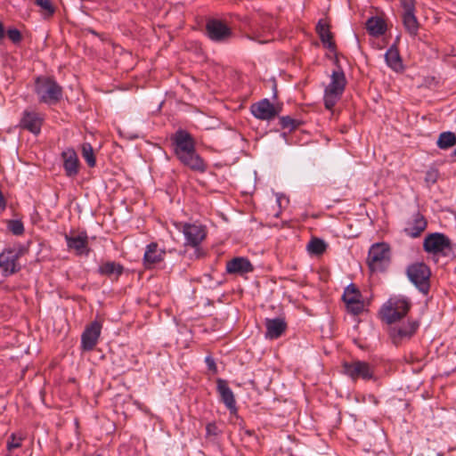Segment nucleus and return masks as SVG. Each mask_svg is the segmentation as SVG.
<instances>
[{
  "mask_svg": "<svg viewBox=\"0 0 456 456\" xmlns=\"http://www.w3.org/2000/svg\"><path fill=\"white\" fill-rule=\"evenodd\" d=\"M302 122L298 119L290 118L289 116H282L280 118V125L282 129H288L289 132L297 129Z\"/></svg>",
  "mask_w": 456,
  "mask_h": 456,
  "instance_id": "obj_33",
  "label": "nucleus"
},
{
  "mask_svg": "<svg viewBox=\"0 0 456 456\" xmlns=\"http://www.w3.org/2000/svg\"><path fill=\"white\" fill-rule=\"evenodd\" d=\"M265 338H279L286 330L287 323L283 318L265 319Z\"/></svg>",
  "mask_w": 456,
  "mask_h": 456,
  "instance_id": "obj_23",
  "label": "nucleus"
},
{
  "mask_svg": "<svg viewBox=\"0 0 456 456\" xmlns=\"http://www.w3.org/2000/svg\"><path fill=\"white\" fill-rule=\"evenodd\" d=\"M342 369L343 373L353 380L362 379L369 381L374 379V366L364 361L353 360L351 362H344Z\"/></svg>",
  "mask_w": 456,
  "mask_h": 456,
  "instance_id": "obj_6",
  "label": "nucleus"
},
{
  "mask_svg": "<svg viewBox=\"0 0 456 456\" xmlns=\"http://www.w3.org/2000/svg\"><path fill=\"white\" fill-rule=\"evenodd\" d=\"M65 240L69 249H74L78 256H87L90 248H88V236L86 232L77 235L65 234Z\"/></svg>",
  "mask_w": 456,
  "mask_h": 456,
  "instance_id": "obj_18",
  "label": "nucleus"
},
{
  "mask_svg": "<svg viewBox=\"0 0 456 456\" xmlns=\"http://www.w3.org/2000/svg\"><path fill=\"white\" fill-rule=\"evenodd\" d=\"M253 271L254 266L248 257L236 256L226 263V273L228 274L243 276Z\"/></svg>",
  "mask_w": 456,
  "mask_h": 456,
  "instance_id": "obj_17",
  "label": "nucleus"
},
{
  "mask_svg": "<svg viewBox=\"0 0 456 456\" xmlns=\"http://www.w3.org/2000/svg\"><path fill=\"white\" fill-rule=\"evenodd\" d=\"M367 264L371 273H384L391 264V249L387 243L378 242L370 246Z\"/></svg>",
  "mask_w": 456,
  "mask_h": 456,
  "instance_id": "obj_2",
  "label": "nucleus"
},
{
  "mask_svg": "<svg viewBox=\"0 0 456 456\" xmlns=\"http://www.w3.org/2000/svg\"><path fill=\"white\" fill-rule=\"evenodd\" d=\"M43 123L44 116L42 114L34 110H25L22 113L19 126L20 128L37 135L40 134Z\"/></svg>",
  "mask_w": 456,
  "mask_h": 456,
  "instance_id": "obj_13",
  "label": "nucleus"
},
{
  "mask_svg": "<svg viewBox=\"0 0 456 456\" xmlns=\"http://www.w3.org/2000/svg\"><path fill=\"white\" fill-rule=\"evenodd\" d=\"M362 296L358 288L354 284H349L344 291L342 296L343 301L346 305L349 303H357V299H362Z\"/></svg>",
  "mask_w": 456,
  "mask_h": 456,
  "instance_id": "obj_29",
  "label": "nucleus"
},
{
  "mask_svg": "<svg viewBox=\"0 0 456 456\" xmlns=\"http://www.w3.org/2000/svg\"><path fill=\"white\" fill-rule=\"evenodd\" d=\"M183 233L185 237V245L196 248V252H198L197 256L200 257L202 254L200 253L198 247L206 238L207 232L205 226L185 223L183 225Z\"/></svg>",
  "mask_w": 456,
  "mask_h": 456,
  "instance_id": "obj_8",
  "label": "nucleus"
},
{
  "mask_svg": "<svg viewBox=\"0 0 456 456\" xmlns=\"http://www.w3.org/2000/svg\"><path fill=\"white\" fill-rule=\"evenodd\" d=\"M216 390L220 395V401L225 405L232 415H237L238 408L232 390L228 382L223 379H216Z\"/></svg>",
  "mask_w": 456,
  "mask_h": 456,
  "instance_id": "obj_15",
  "label": "nucleus"
},
{
  "mask_svg": "<svg viewBox=\"0 0 456 456\" xmlns=\"http://www.w3.org/2000/svg\"><path fill=\"white\" fill-rule=\"evenodd\" d=\"M252 115L261 120H271L274 118L279 111L274 105L268 100L263 99L250 106Z\"/></svg>",
  "mask_w": 456,
  "mask_h": 456,
  "instance_id": "obj_16",
  "label": "nucleus"
},
{
  "mask_svg": "<svg viewBox=\"0 0 456 456\" xmlns=\"http://www.w3.org/2000/svg\"><path fill=\"white\" fill-rule=\"evenodd\" d=\"M341 96L342 94H332L330 91L325 89L323 98L325 108L330 110H332Z\"/></svg>",
  "mask_w": 456,
  "mask_h": 456,
  "instance_id": "obj_34",
  "label": "nucleus"
},
{
  "mask_svg": "<svg viewBox=\"0 0 456 456\" xmlns=\"http://www.w3.org/2000/svg\"><path fill=\"white\" fill-rule=\"evenodd\" d=\"M346 305L347 312L354 315L360 314L364 309V304H363L362 298L357 299V303H349Z\"/></svg>",
  "mask_w": 456,
  "mask_h": 456,
  "instance_id": "obj_37",
  "label": "nucleus"
},
{
  "mask_svg": "<svg viewBox=\"0 0 456 456\" xmlns=\"http://www.w3.org/2000/svg\"><path fill=\"white\" fill-rule=\"evenodd\" d=\"M205 362L209 370H212L213 372L217 371L216 364L214 358H212L211 356H207L205 359Z\"/></svg>",
  "mask_w": 456,
  "mask_h": 456,
  "instance_id": "obj_43",
  "label": "nucleus"
},
{
  "mask_svg": "<svg viewBox=\"0 0 456 456\" xmlns=\"http://www.w3.org/2000/svg\"><path fill=\"white\" fill-rule=\"evenodd\" d=\"M406 275L410 281L423 295H428L430 289L431 270L423 262H415L407 266Z\"/></svg>",
  "mask_w": 456,
  "mask_h": 456,
  "instance_id": "obj_3",
  "label": "nucleus"
},
{
  "mask_svg": "<svg viewBox=\"0 0 456 456\" xmlns=\"http://www.w3.org/2000/svg\"><path fill=\"white\" fill-rule=\"evenodd\" d=\"M385 60L387 64L395 71H399L403 69V61L397 47L393 45L385 53Z\"/></svg>",
  "mask_w": 456,
  "mask_h": 456,
  "instance_id": "obj_27",
  "label": "nucleus"
},
{
  "mask_svg": "<svg viewBox=\"0 0 456 456\" xmlns=\"http://www.w3.org/2000/svg\"><path fill=\"white\" fill-rule=\"evenodd\" d=\"M10 232L14 235H21L24 232V225L20 220L12 219L7 225Z\"/></svg>",
  "mask_w": 456,
  "mask_h": 456,
  "instance_id": "obj_35",
  "label": "nucleus"
},
{
  "mask_svg": "<svg viewBox=\"0 0 456 456\" xmlns=\"http://www.w3.org/2000/svg\"><path fill=\"white\" fill-rule=\"evenodd\" d=\"M102 325L98 321H94L86 325L81 335L80 348L83 352H90L96 346L101 336Z\"/></svg>",
  "mask_w": 456,
  "mask_h": 456,
  "instance_id": "obj_9",
  "label": "nucleus"
},
{
  "mask_svg": "<svg viewBox=\"0 0 456 456\" xmlns=\"http://www.w3.org/2000/svg\"><path fill=\"white\" fill-rule=\"evenodd\" d=\"M438 178H439V171L437 168L431 167L427 170L426 175H425V182L428 185L435 184L437 182Z\"/></svg>",
  "mask_w": 456,
  "mask_h": 456,
  "instance_id": "obj_36",
  "label": "nucleus"
},
{
  "mask_svg": "<svg viewBox=\"0 0 456 456\" xmlns=\"http://www.w3.org/2000/svg\"><path fill=\"white\" fill-rule=\"evenodd\" d=\"M403 23L406 31L411 36L416 37L419 30V21L414 12L403 13Z\"/></svg>",
  "mask_w": 456,
  "mask_h": 456,
  "instance_id": "obj_28",
  "label": "nucleus"
},
{
  "mask_svg": "<svg viewBox=\"0 0 456 456\" xmlns=\"http://www.w3.org/2000/svg\"><path fill=\"white\" fill-rule=\"evenodd\" d=\"M97 456H101V455H97Z\"/></svg>",
  "mask_w": 456,
  "mask_h": 456,
  "instance_id": "obj_50",
  "label": "nucleus"
},
{
  "mask_svg": "<svg viewBox=\"0 0 456 456\" xmlns=\"http://www.w3.org/2000/svg\"><path fill=\"white\" fill-rule=\"evenodd\" d=\"M403 12H415V0H401Z\"/></svg>",
  "mask_w": 456,
  "mask_h": 456,
  "instance_id": "obj_42",
  "label": "nucleus"
},
{
  "mask_svg": "<svg viewBox=\"0 0 456 456\" xmlns=\"http://www.w3.org/2000/svg\"><path fill=\"white\" fill-rule=\"evenodd\" d=\"M411 308V302L405 297L395 298L394 301L390 299L387 305H385L381 313L383 318L387 323L392 324L402 318H403Z\"/></svg>",
  "mask_w": 456,
  "mask_h": 456,
  "instance_id": "obj_7",
  "label": "nucleus"
},
{
  "mask_svg": "<svg viewBox=\"0 0 456 456\" xmlns=\"http://www.w3.org/2000/svg\"><path fill=\"white\" fill-rule=\"evenodd\" d=\"M453 156H456V149L454 150L453 153H452Z\"/></svg>",
  "mask_w": 456,
  "mask_h": 456,
  "instance_id": "obj_48",
  "label": "nucleus"
},
{
  "mask_svg": "<svg viewBox=\"0 0 456 456\" xmlns=\"http://www.w3.org/2000/svg\"><path fill=\"white\" fill-rule=\"evenodd\" d=\"M419 327V321H408L406 323L393 327L390 330L393 343L398 346L403 340H409L416 333Z\"/></svg>",
  "mask_w": 456,
  "mask_h": 456,
  "instance_id": "obj_12",
  "label": "nucleus"
},
{
  "mask_svg": "<svg viewBox=\"0 0 456 456\" xmlns=\"http://www.w3.org/2000/svg\"><path fill=\"white\" fill-rule=\"evenodd\" d=\"M436 144L442 150L451 148L456 144V134L451 131L443 132L440 134Z\"/></svg>",
  "mask_w": 456,
  "mask_h": 456,
  "instance_id": "obj_30",
  "label": "nucleus"
},
{
  "mask_svg": "<svg viewBox=\"0 0 456 456\" xmlns=\"http://www.w3.org/2000/svg\"><path fill=\"white\" fill-rule=\"evenodd\" d=\"M423 249L429 254L447 256L453 249L452 240L442 232H433L426 236Z\"/></svg>",
  "mask_w": 456,
  "mask_h": 456,
  "instance_id": "obj_5",
  "label": "nucleus"
},
{
  "mask_svg": "<svg viewBox=\"0 0 456 456\" xmlns=\"http://www.w3.org/2000/svg\"><path fill=\"white\" fill-rule=\"evenodd\" d=\"M220 431L215 422H210L206 426L207 436H217Z\"/></svg>",
  "mask_w": 456,
  "mask_h": 456,
  "instance_id": "obj_41",
  "label": "nucleus"
},
{
  "mask_svg": "<svg viewBox=\"0 0 456 456\" xmlns=\"http://www.w3.org/2000/svg\"><path fill=\"white\" fill-rule=\"evenodd\" d=\"M166 251L159 248L157 242H151L147 245L144 256L143 265L146 269H151L155 265L159 264L164 260Z\"/></svg>",
  "mask_w": 456,
  "mask_h": 456,
  "instance_id": "obj_19",
  "label": "nucleus"
},
{
  "mask_svg": "<svg viewBox=\"0 0 456 456\" xmlns=\"http://www.w3.org/2000/svg\"><path fill=\"white\" fill-rule=\"evenodd\" d=\"M5 36V30L3 23L0 21V40H3Z\"/></svg>",
  "mask_w": 456,
  "mask_h": 456,
  "instance_id": "obj_46",
  "label": "nucleus"
},
{
  "mask_svg": "<svg viewBox=\"0 0 456 456\" xmlns=\"http://www.w3.org/2000/svg\"><path fill=\"white\" fill-rule=\"evenodd\" d=\"M21 438H17L15 434H12L7 441V450L12 451L21 446Z\"/></svg>",
  "mask_w": 456,
  "mask_h": 456,
  "instance_id": "obj_40",
  "label": "nucleus"
},
{
  "mask_svg": "<svg viewBox=\"0 0 456 456\" xmlns=\"http://www.w3.org/2000/svg\"><path fill=\"white\" fill-rule=\"evenodd\" d=\"M177 159L192 171L204 173L207 170V164L197 153L196 148L190 150L188 153L180 152L175 154Z\"/></svg>",
  "mask_w": 456,
  "mask_h": 456,
  "instance_id": "obj_14",
  "label": "nucleus"
},
{
  "mask_svg": "<svg viewBox=\"0 0 456 456\" xmlns=\"http://www.w3.org/2000/svg\"><path fill=\"white\" fill-rule=\"evenodd\" d=\"M207 36L215 42H224L231 37L232 29L223 21L216 19L209 20L206 24Z\"/></svg>",
  "mask_w": 456,
  "mask_h": 456,
  "instance_id": "obj_10",
  "label": "nucleus"
},
{
  "mask_svg": "<svg viewBox=\"0 0 456 456\" xmlns=\"http://www.w3.org/2000/svg\"><path fill=\"white\" fill-rule=\"evenodd\" d=\"M327 245L323 240L314 238L312 239L308 245L307 249L310 253L314 255H322L326 250Z\"/></svg>",
  "mask_w": 456,
  "mask_h": 456,
  "instance_id": "obj_31",
  "label": "nucleus"
},
{
  "mask_svg": "<svg viewBox=\"0 0 456 456\" xmlns=\"http://www.w3.org/2000/svg\"><path fill=\"white\" fill-rule=\"evenodd\" d=\"M6 35L14 45H19L22 41V35L20 31L16 28H8Z\"/></svg>",
  "mask_w": 456,
  "mask_h": 456,
  "instance_id": "obj_38",
  "label": "nucleus"
},
{
  "mask_svg": "<svg viewBox=\"0 0 456 456\" xmlns=\"http://www.w3.org/2000/svg\"><path fill=\"white\" fill-rule=\"evenodd\" d=\"M366 28L370 36L379 37L385 34L387 24L382 18L374 16L367 20Z\"/></svg>",
  "mask_w": 456,
  "mask_h": 456,
  "instance_id": "obj_25",
  "label": "nucleus"
},
{
  "mask_svg": "<svg viewBox=\"0 0 456 456\" xmlns=\"http://www.w3.org/2000/svg\"><path fill=\"white\" fill-rule=\"evenodd\" d=\"M24 253L25 248L22 246L19 248H5L0 253V269L3 276L8 277L21 270L19 259Z\"/></svg>",
  "mask_w": 456,
  "mask_h": 456,
  "instance_id": "obj_4",
  "label": "nucleus"
},
{
  "mask_svg": "<svg viewBox=\"0 0 456 456\" xmlns=\"http://www.w3.org/2000/svg\"><path fill=\"white\" fill-rule=\"evenodd\" d=\"M454 217H455V220H456V211L454 212Z\"/></svg>",
  "mask_w": 456,
  "mask_h": 456,
  "instance_id": "obj_49",
  "label": "nucleus"
},
{
  "mask_svg": "<svg viewBox=\"0 0 456 456\" xmlns=\"http://www.w3.org/2000/svg\"><path fill=\"white\" fill-rule=\"evenodd\" d=\"M35 93L38 101L47 105H55L62 98V87L52 77H38L35 81Z\"/></svg>",
  "mask_w": 456,
  "mask_h": 456,
  "instance_id": "obj_1",
  "label": "nucleus"
},
{
  "mask_svg": "<svg viewBox=\"0 0 456 456\" xmlns=\"http://www.w3.org/2000/svg\"><path fill=\"white\" fill-rule=\"evenodd\" d=\"M174 147L175 155L180 152L188 153L190 150L196 148L195 140L192 135L184 129H178L170 137Z\"/></svg>",
  "mask_w": 456,
  "mask_h": 456,
  "instance_id": "obj_11",
  "label": "nucleus"
},
{
  "mask_svg": "<svg viewBox=\"0 0 456 456\" xmlns=\"http://www.w3.org/2000/svg\"><path fill=\"white\" fill-rule=\"evenodd\" d=\"M65 174L69 177H74L78 174L79 160L73 149H68L61 153Z\"/></svg>",
  "mask_w": 456,
  "mask_h": 456,
  "instance_id": "obj_21",
  "label": "nucleus"
},
{
  "mask_svg": "<svg viewBox=\"0 0 456 456\" xmlns=\"http://www.w3.org/2000/svg\"><path fill=\"white\" fill-rule=\"evenodd\" d=\"M244 433H245V435H247L248 436H251L255 435V431L254 430H250V429H244Z\"/></svg>",
  "mask_w": 456,
  "mask_h": 456,
  "instance_id": "obj_47",
  "label": "nucleus"
},
{
  "mask_svg": "<svg viewBox=\"0 0 456 456\" xmlns=\"http://www.w3.org/2000/svg\"><path fill=\"white\" fill-rule=\"evenodd\" d=\"M315 30L323 46L330 52H335L337 50V46L333 40V34L330 30V25L323 20H320L316 24Z\"/></svg>",
  "mask_w": 456,
  "mask_h": 456,
  "instance_id": "obj_22",
  "label": "nucleus"
},
{
  "mask_svg": "<svg viewBox=\"0 0 456 456\" xmlns=\"http://www.w3.org/2000/svg\"><path fill=\"white\" fill-rule=\"evenodd\" d=\"M86 31L92 35L101 37V39L103 40L102 36L101 34H99L96 30H94V28H86Z\"/></svg>",
  "mask_w": 456,
  "mask_h": 456,
  "instance_id": "obj_45",
  "label": "nucleus"
},
{
  "mask_svg": "<svg viewBox=\"0 0 456 456\" xmlns=\"http://www.w3.org/2000/svg\"><path fill=\"white\" fill-rule=\"evenodd\" d=\"M334 53V57H333V64L336 66V69H338L339 68H342L340 63H339V60H338V53H337V50L335 52H332Z\"/></svg>",
  "mask_w": 456,
  "mask_h": 456,
  "instance_id": "obj_44",
  "label": "nucleus"
},
{
  "mask_svg": "<svg viewBox=\"0 0 456 456\" xmlns=\"http://www.w3.org/2000/svg\"><path fill=\"white\" fill-rule=\"evenodd\" d=\"M346 78L342 68L334 69L330 76V83L326 86V90L330 91L332 94H343L346 86Z\"/></svg>",
  "mask_w": 456,
  "mask_h": 456,
  "instance_id": "obj_24",
  "label": "nucleus"
},
{
  "mask_svg": "<svg viewBox=\"0 0 456 456\" xmlns=\"http://www.w3.org/2000/svg\"><path fill=\"white\" fill-rule=\"evenodd\" d=\"M124 271V265L115 261L102 262L97 269L101 276H105L111 281H118Z\"/></svg>",
  "mask_w": 456,
  "mask_h": 456,
  "instance_id": "obj_20",
  "label": "nucleus"
},
{
  "mask_svg": "<svg viewBox=\"0 0 456 456\" xmlns=\"http://www.w3.org/2000/svg\"><path fill=\"white\" fill-rule=\"evenodd\" d=\"M34 1L37 6H40L49 15H53L54 13L55 10H54L52 3L49 0H34Z\"/></svg>",
  "mask_w": 456,
  "mask_h": 456,
  "instance_id": "obj_39",
  "label": "nucleus"
},
{
  "mask_svg": "<svg viewBox=\"0 0 456 456\" xmlns=\"http://www.w3.org/2000/svg\"><path fill=\"white\" fill-rule=\"evenodd\" d=\"M82 157L90 167H94L96 164L94 153L92 145L89 142L82 144Z\"/></svg>",
  "mask_w": 456,
  "mask_h": 456,
  "instance_id": "obj_32",
  "label": "nucleus"
},
{
  "mask_svg": "<svg viewBox=\"0 0 456 456\" xmlns=\"http://www.w3.org/2000/svg\"><path fill=\"white\" fill-rule=\"evenodd\" d=\"M427 227V221L424 218L422 215L419 213H417L414 216V220L412 224H411L408 227L404 229V232L407 235L411 236V238H417L419 237L421 232L426 229Z\"/></svg>",
  "mask_w": 456,
  "mask_h": 456,
  "instance_id": "obj_26",
  "label": "nucleus"
}]
</instances>
